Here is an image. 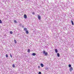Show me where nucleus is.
Here are the masks:
<instances>
[{
	"mask_svg": "<svg viewBox=\"0 0 74 74\" xmlns=\"http://www.w3.org/2000/svg\"><path fill=\"white\" fill-rule=\"evenodd\" d=\"M10 56L11 58H12V56L11 55V54H10Z\"/></svg>",
	"mask_w": 74,
	"mask_h": 74,
	"instance_id": "obj_22",
	"label": "nucleus"
},
{
	"mask_svg": "<svg viewBox=\"0 0 74 74\" xmlns=\"http://www.w3.org/2000/svg\"><path fill=\"white\" fill-rule=\"evenodd\" d=\"M10 34H13V33H12V32L10 31Z\"/></svg>",
	"mask_w": 74,
	"mask_h": 74,
	"instance_id": "obj_13",
	"label": "nucleus"
},
{
	"mask_svg": "<svg viewBox=\"0 0 74 74\" xmlns=\"http://www.w3.org/2000/svg\"><path fill=\"white\" fill-rule=\"evenodd\" d=\"M27 52H28V53H30V49H28Z\"/></svg>",
	"mask_w": 74,
	"mask_h": 74,
	"instance_id": "obj_9",
	"label": "nucleus"
},
{
	"mask_svg": "<svg viewBox=\"0 0 74 74\" xmlns=\"http://www.w3.org/2000/svg\"><path fill=\"white\" fill-rule=\"evenodd\" d=\"M6 58H8V55L7 54L6 55Z\"/></svg>",
	"mask_w": 74,
	"mask_h": 74,
	"instance_id": "obj_18",
	"label": "nucleus"
},
{
	"mask_svg": "<svg viewBox=\"0 0 74 74\" xmlns=\"http://www.w3.org/2000/svg\"><path fill=\"white\" fill-rule=\"evenodd\" d=\"M0 23H2V21L1 19H0Z\"/></svg>",
	"mask_w": 74,
	"mask_h": 74,
	"instance_id": "obj_17",
	"label": "nucleus"
},
{
	"mask_svg": "<svg viewBox=\"0 0 74 74\" xmlns=\"http://www.w3.org/2000/svg\"><path fill=\"white\" fill-rule=\"evenodd\" d=\"M14 23H17V22L16 21V20H14Z\"/></svg>",
	"mask_w": 74,
	"mask_h": 74,
	"instance_id": "obj_19",
	"label": "nucleus"
},
{
	"mask_svg": "<svg viewBox=\"0 0 74 74\" xmlns=\"http://www.w3.org/2000/svg\"><path fill=\"white\" fill-rule=\"evenodd\" d=\"M69 67H71V65L70 64H69Z\"/></svg>",
	"mask_w": 74,
	"mask_h": 74,
	"instance_id": "obj_14",
	"label": "nucleus"
},
{
	"mask_svg": "<svg viewBox=\"0 0 74 74\" xmlns=\"http://www.w3.org/2000/svg\"><path fill=\"white\" fill-rule=\"evenodd\" d=\"M66 29V28H65Z\"/></svg>",
	"mask_w": 74,
	"mask_h": 74,
	"instance_id": "obj_25",
	"label": "nucleus"
},
{
	"mask_svg": "<svg viewBox=\"0 0 74 74\" xmlns=\"http://www.w3.org/2000/svg\"><path fill=\"white\" fill-rule=\"evenodd\" d=\"M15 67L14 64H13L12 67L14 68Z\"/></svg>",
	"mask_w": 74,
	"mask_h": 74,
	"instance_id": "obj_15",
	"label": "nucleus"
},
{
	"mask_svg": "<svg viewBox=\"0 0 74 74\" xmlns=\"http://www.w3.org/2000/svg\"><path fill=\"white\" fill-rule=\"evenodd\" d=\"M22 0V1H23V0Z\"/></svg>",
	"mask_w": 74,
	"mask_h": 74,
	"instance_id": "obj_24",
	"label": "nucleus"
},
{
	"mask_svg": "<svg viewBox=\"0 0 74 74\" xmlns=\"http://www.w3.org/2000/svg\"><path fill=\"white\" fill-rule=\"evenodd\" d=\"M55 51L56 53H58V50L57 49H55Z\"/></svg>",
	"mask_w": 74,
	"mask_h": 74,
	"instance_id": "obj_10",
	"label": "nucleus"
},
{
	"mask_svg": "<svg viewBox=\"0 0 74 74\" xmlns=\"http://www.w3.org/2000/svg\"><path fill=\"white\" fill-rule=\"evenodd\" d=\"M24 17L25 19H26L27 18V16H26V14H25L24 15Z\"/></svg>",
	"mask_w": 74,
	"mask_h": 74,
	"instance_id": "obj_4",
	"label": "nucleus"
},
{
	"mask_svg": "<svg viewBox=\"0 0 74 74\" xmlns=\"http://www.w3.org/2000/svg\"><path fill=\"white\" fill-rule=\"evenodd\" d=\"M73 69L72 67H71L69 68V70L71 72V71H73Z\"/></svg>",
	"mask_w": 74,
	"mask_h": 74,
	"instance_id": "obj_3",
	"label": "nucleus"
},
{
	"mask_svg": "<svg viewBox=\"0 0 74 74\" xmlns=\"http://www.w3.org/2000/svg\"><path fill=\"white\" fill-rule=\"evenodd\" d=\"M38 74H41V72H39L38 73Z\"/></svg>",
	"mask_w": 74,
	"mask_h": 74,
	"instance_id": "obj_21",
	"label": "nucleus"
},
{
	"mask_svg": "<svg viewBox=\"0 0 74 74\" xmlns=\"http://www.w3.org/2000/svg\"><path fill=\"white\" fill-rule=\"evenodd\" d=\"M40 66L41 67H44V64H41Z\"/></svg>",
	"mask_w": 74,
	"mask_h": 74,
	"instance_id": "obj_7",
	"label": "nucleus"
},
{
	"mask_svg": "<svg viewBox=\"0 0 74 74\" xmlns=\"http://www.w3.org/2000/svg\"><path fill=\"white\" fill-rule=\"evenodd\" d=\"M43 54H45V56H48V53L47 52H45L44 50L43 51Z\"/></svg>",
	"mask_w": 74,
	"mask_h": 74,
	"instance_id": "obj_1",
	"label": "nucleus"
},
{
	"mask_svg": "<svg viewBox=\"0 0 74 74\" xmlns=\"http://www.w3.org/2000/svg\"><path fill=\"white\" fill-rule=\"evenodd\" d=\"M14 41L15 44H16V42H17L16 40H14Z\"/></svg>",
	"mask_w": 74,
	"mask_h": 74,
	"instance_id": "obj_11",
	"label": "nucleus"
},
{
	"mask_svg": "<svg viewBox=\"0 0 74 74\" xmlns=\"http://www.w3.org/2000/svg\"><path fill=\"white\" fill-rule=\"evenodd\" d=\"M33 56H36V54L35 53H33L32 54Z\"/></svg>",
	"mask_w": 74,
	"mask_h": 74,
	"instance_id": "obj_6",
	"label": "nucleus"
},
{
	"mask_svg": "<svg viewBox=\"0 0 74 74\" xmlns=\"http://www.w3.org/2000/svg\"><path fill=\"white\" fill-rule=\"evenodd\" d=\"M24 30L25 31L26 34H29V31H28L27 30V28H25L24 29Z\"/></svg>",
	"mask_w": 74,
	"mask_h": 74,
	"instance_id": "obj_2",
	"label": "nucleus"
},
{
	"mask_svg": "<svg viewBox=\"0 0 74 74\" xmlns=\"http://www.w3.org/2000/svg\"><path fill=\"white\" fill-rule=\"evenodd\" d=\"M57 55L58 57H59V56H60V54H59V53H57Z\"/></svg>",
	"mask_w": 74,
	"mask_h": 74,
	"instance_id": "obj_8",
	"label": "nucleus"
},
{
	"mask_svg": "<svg viewBox=\"0 0 74 74\" xmlns=\"http://www.w3.org/2000/svg\"><path fill=\"white\" fill-rule=\"evenodd\" d=\"M38 18L39 20H40V19H41V17H40V16L38 15Z\"/></svg>",
	"mask_w": 74,
	"mask_h": 74,
	"instance_id": "obj_5",
	"label": "nucleus"
},
{
	"mask_svg": "<svg viewBox=\"0 0 74 74\" xmlns=\"http://www.w3.org/2000/svg\"><path fill=\"white\" fill-rule=\"evenodd\" d=\"M72 24L73 25H74V23L73 22V21H71Z\"/></svg>",
	"mask_w": 74,
	"mask_h": 74,
	"instance_id": "obj_12",
	"label": "nucleus"
},
{
	"mask_svg": "<svg viewBox=\"0 0 74 74\" xmlns=\"http://www.w3.org/2000/svg\"><path fill=\"white\" fill-rule=\"evenodd\" d=\"M45 69L46 70H48V67H46L45 68Z\"/></svg>",
	"mask_w": 74,
	"mask_h": 74,
	"instance_id": "obj_16",
	"label": "nucleus"
},
{
	"mask_svg": "<svg viewBox=\"0 0 74 74\" xmlns=\"http://www.w3.org/2000/svg\"><path fill=\"white\" fill-rule=\"evenodd\" d=\"M32 14L33 15H34V14H35V13H34V12H33L32 13Z\"/></svg>",
	"mask_w": 74,
	"mask_h": 74,
	"instance_id": "obj_20",
	"label": "nucleus"
},
{
	"mask_svg": "<svg viewBox=\"0 0 74 74\" xmlns=\"http://www.w3.org/2000/svg\"><path fill=\"white\" fill-rule=\"evenodd\" d=\"M38 68H39L40 69V66H38Z\"/></svg>",
	"mask_w": 74,
	"mask_h": 74,
	"instance_id": "obj_23",
	"label": "nucleus"
}]
</instances>
